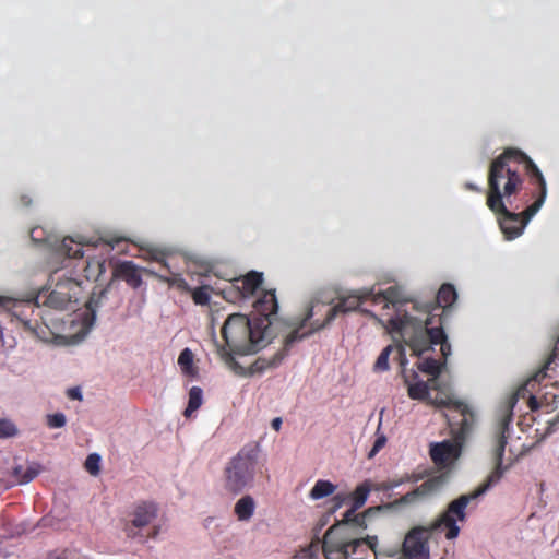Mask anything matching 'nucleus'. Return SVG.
<instances>
[{
	"instance_id": "obj_26",
	"label": "nucleus",
	"mask_w": 559,
	"mask_h": 559,
	"mask_svg": "<svg viewBox=\"0 0 559 559\" xmlns=\"http://www.w3.org/2000/svg\"><path fill=\"white\" fill-rule=\"evenodd\" d=\"M405 383L407 384L408 396L412 400H426L429 394V385L424 381H417L415 383L408 382V377L404 374Z\"/></svg>"
},
{
	"instance_id": "obj_36",
	"label": "nucleus",
	"mask_w": 559,
	"mask_h": 559,
	"mask_svg": "<svg viewBox=\"0 0 559 559\" xmlns=\"http://www.w3.org/2000/svg\"><path fill=\"white\" fill-rule=\"evenodd\" d=\"M66 423V416L62 413H55L47 416V425L50 428H61Z\"/></svg>"
},
{
	"instance_id": "obj_2",
	"label": "nucleus",
	"mask_w": 559,
	"mask_h": 559,
	"mask_svg": "<svg viewBox=\"0 0 559 559\" xmlns=\"http://www.w3.org/2000/svg\"><path fill=\"white\" fill-rule=\"evenodd\" d=\"M512 407L513 405H508L503 409V413L498 421L492 447V461L495 465L493 469L476 489L469 493L461 495L459 498L451 501L448 504L445 511L441 513L440 516L431 524L432 530L436 531L441 526H444L447 528L445 537L448 539H454L459 536L460 527L457 526L456 522H463L466 520L465 510L468 503L483 496L489 489L499 484L504 473L509 468L508 465H503V457L506 445L509 439L510 425L513 418Z\"/></svg>"
},
{
	"instance_id": "obj_39",
	"label": "nucleus",
	"mask_w": 559,
	"mask_h": 559,
	"mask_svg": "<svg viewBox=\"0 0 559 559\" xmlns=\"http://www.w3.org/2000/svg\"><path fill=\"white\" fill-rule=\"evenodd\" d=\"M24 474V467L22 465H17L13 468V476L16 478L17 484L22 483V476Z\"/></svg>"
},
{
	"instance_id": "obj_44",
	"label": "nucleus",
	"mask_w": 559,
	"mask_h": 559,
	"mask_svg": "<svg viewBox=\"0 0 559 559\" xmlns=\"http://www.w3.org/2000/svg\"><path fill=\"white\" fill-rule=\"evenodd\" d=\"M20 201L23 206H29L32 204V199L27 195H22Z\"/></svg>"
},
{
	"instance_id": "obj_28",
	"label": "nucleus",
	"mask_w": 559,
	"mask_h": 559,
	"mask_svg": "<svg viewBox=\"0 0 559 559\" xmlns=\"http://www.w3.org/2000/svg\"><path fill=\"white\" fill-rule=\"evenodd\" d=\"M336 487L329 480H318L310 491V498L313 500L322 499L331 496Z\"/></svg>"
},
{
	"instance_id": "obj_37",
	"label": "nucleus",
	"mask_w": 559,
	"mask_h": 559,
	"mask_svg": "<svg viewBox=\"0 0 559 559\" xmlns=\"http://www.w3.org/2000/svg\"><path fill=\"white\" fill-rule=\"evenodd\" d=\"M385 443L386 437L384 435H378L368 456L370 459L373 457L385 445Z\"/></svg>"
},
{
	"instance_id": "obj_9",
	"label": "nucleus",
	"mask_w": 559,
	"mask_h": 559,
	"mask_svg": "<svg viewBox=\"0 0 559 559\" xmlns=\"http://www.w3.org/2000/svg\"><path fill=\"white\" fill-rule=\"evenodd\" d=\"M50 282L55 283V288L47 296H44V305L63 310L67 309L70 302L78 301L81 292V281L79 278L59 274L58 271H55L50 275ZM41 297L38 296L36 300L38 301Z\"/></svg>"
},
{
	"instance_id": "obj_27",
	"label": "nucleus",
	"mask_w": 559,
	"mask_h": 559,
	"mask_svg": "<svg viewBox=\"0 0 559 559\" xmlns=\"http://www.w3.org/2000/svg\"><path fill=\"white\" fill-rule=\"evenodd\" d=\"M455 408L461 413V416H462L461 421H460V426H461L460 435L462 437H465L472 430L474 416L469 412L467 406L462 403L455 404Z\"/></svg>"
},
{
	"instance_id": "obj_48",
	"label": "nucleus",
	"mask_w": 559,
	"mask_h": 559,
	"mask_svg": "<svg viewBox=\"0 0 559 559\" xmlns=\"http://www.w3.org/2000/svg\"><path fill=\"white\" fill-rule=\"evenodd\" d=\"M334 500L336 501L335 508L340 507L342 504V502H343V498H341L340 495L335 496Z\"/></svg>"
},
{
	"instance_id": "obj_8",
	"label": "nucleus",
	"mask_w": 559,
	"mask_h": 559,
	"mask_svg": "<svg viewBox=\"0 0 559 559\" xmlns=\"http://www.w3.org/2000/svg\"><path fill=\"white\" fill-rule=\"evenodd\" d=\"M158 504L151 500H142L134 503L127 514L123 530L129 538H146L141 531L150 526L158 516ZM159 526H153L147 537L155 538Z\"/></svg>"
},
{
	"instance_id": "obj_17",
	"label": "nucleus",
	"mask_w": 559,
	"mask_h": 559,
	"mask_svg": "<svg viewBox=\"0 0 559 559\" xmlns=\"http://www.w3.org/2000/svg\"><path fill=\"white\" fill-rule=\"evenodd\" d=\"M372 304H384V308H389V305L391 304L396 311V316L392 317L388 320L390 330L392 333L399 335V333L394 332L392 329V325L390 323L391 320L403 317L404 314H411L407 310L403 309L404 302L399 299V292L395 287H389L384 292L374 293L372 290L371 298L369 299Z\"/></svg>"
},
{
	"instance_id": "obj_7",
	"label": "nucleus",
	"mask_w": 559,
	"mask_h": 559,
	"mask_svg": "<svg viewBox=\"0 0 559 559\" xmlns=\"http://www.w3.org/2000/svg\"><path fill=\"white\" fill-rule=\"evenodd\" d=\"M103 239H86L84 237H79L78 240L73 238H64L60 246V251L67 257L68 264L66 267L71 266L72 260H75L74 269H80L81 273H75L73 278H79L81 284L83 280L86 281H98V278L106 271V260L104 258H88L87 260H83V246H93L97 247L98 242Z\"/></svg>"
},
{
	"instance_id": "obj_11",
	"label": "nucleus",
	"mask_w": 559,
	"mask_h": 559,
	"mask_svg": "<svg viewBox=\"0 0 559 559\" xmlns=\"http://www.w3.org/2000/svg\"><path fill=\"white\" fill-rule=\"evenodd\" d=\"M432 525L415 526L405 535L402 551L407 559H430L429 538L432 532Z\"/></svg>"
},
{
	"instance_id": "obj_46",
	"label": "nucleus",
	"mask_w": 559,
	"mask_h": 559,
	"mask_svg": "<svg viewBox=\"0 0 559 559\" xmlns=\"http://www.w3.org/2000/svg\"><path fill=\"white\" fill-rule=\"evenodd\" d=\"M154 260L162 263L163 267L168 269V265H167L166 261L164 260V258H158L157 255H155Z\"/></svg>"
},
{
	"instance_id": "obj_6",
	"label": "nucleus",
	"mask_w": 559,
	"mask_h": 559,
	"mask_svg": "<svg viewBox=\"0 0 559 559\" xmlns=\"http://www.w3.org/2000/svg\"><path fill=\"white\" fill-rule=\"evenodd\" d=\"M259 450L255 445H245L224 469V488L239 493L253 483Z\"/></svg>"
},
{
	"instance_id": "obj_38",
	"label": "nucleus",
	"mask_w": 559,
	"mask_h": 559,
	"mask_svg": "<svg viewBox=\"0 0 559 559\" xmlns=\"http://www.w3.org/2000/svg\"><path fill=\"white\" fill-rule=\"evenodd\" d=\"M391 480V485L394 488L401 486L402 484H405V483H413V481H416L417 478L414 476V475H404L402 477H399V478H393V479H390Z\"/></svg>"
},
{
	"instance_id": "obj_12",
	"label": "nucleus",
	"mask_w": 559,
	"mask_h": 559,
	"mask_svg": "<svg viewBox=\"0 0 559 559\" xmlns=\"http://www.w3.org/2000/svg\"><path fill=\"white\" fill-rule=\"evenodd\" d=\"M495 214L499 215V226L507 240H513L520 237L527 223L532 219L526 214V209L521 213H514L507 209H489Z\"/></svg>"
},
{
	"instance_id": "obj_43",
	"label": "nucleus",
	"mask_w": 559,
	"mask_h": 559,
	"mask_svg": "<svg viewBox=\"0 0 559 559\" xmlns=\"http://www.w3.org/2000/svg\"><path fill=\"white\" fill-rule=\"evenodd\" d=\"M450 397L449 396H445V397H441L440 400H436V403L438 405H441V406H448L450 404Z\"/></svg>"
},
{
	"instance_id": "obj_33",
	"label": "nucleus",
	"mask_w": 559,
	"mask_h": 559,
	"mask_svg": "<svg viewBox=\"0 0 559 559\" xmlns=\"http://www.w3.org/2000/svg\"><path fill=\"white\" fill-rule=\"evenodd\" d=\"M84 467L92 476H97L100 472V456L97 453L88 454Z\"/></svg>"
},
{
	"instance_id": "obj_47",
	"label": "nucleus",
	"mask_w": 559,
	"mask_h": 559,
	"mask_svg": "<svg viewBox=\"0 0 559 559\" xmlns=\"http://www.w3.org/2000/svg\"><path fill=\"white\" fill-rule=\"evenodd\" d=\"M530 405H531V408H532V409L537 408V402H536V400H535V397H534V396H531V399H530Z\"/></svg>"
},
{
	"instance_id": "obj_54",
	"label": "nucleus",
	"mask_w": 559,
	"mask_h": 559,
	"mask_svg": "<svg viewBox=\"0 0 559 559\" xmlns=\"http://www.w3.org/2000/svg\"><path fill=\"white\" fill-rule=\"evenodd\" d=\"M56 559H66V558L62 556H58V557H56Z\"/></svg>"
},
{
	"instance_id": "obj_32",
	"label": "nucleus",
	"mask_w": 559,
	"mask_h": 559,
	"mask_svg": "<svg viewBox=\"0 0 559 559\" xmlns=\"http://www.w3.org/2000/svg\"><path fill=\"white\" fill-rule=\"evenodd\" d=\"M19 435L16 425L7 418L0 419V439L14 438Z\"/></svg>"
},
{
	"instance_id": "obj_10",
	"label": "nucleus",
	"mask_w": 559,
	"mask_h": 559,
	"mask_svg": "<svg viewBox=\"0 0 559 559\" xmlns=\"http://www.w3.org/2000/svg\"><path fill=\"white\" fill-rule=\"evenodd\" d=\"M457 298L456 290L451 284H443L437 293L435 304H426L419 307L413 304V309L418 313L413 317L427 319V316L433 317V323L443 324V317L448 309L455 302Z\"/></svg>"
},
{
	"instance_id": "obj_45",
	"label": "nucleus",
	"mask_w": 559,
	"mask_h": 559,
	"mask_svg": "<svg viewBox=\"0 0 559 559\" xmlns=\"http://www.w3.org/2000/svg\"><path fill=\"white\" fill-rule=\"evenodd\" d=\"M362 514H364V519H365L366 518V512L362 513ZM350 524L356 525V526H360V527H366V522L364 521V523H361V519L354 520V522H352Z\"/></svg>"
},
{
	"instance_id": "obj_23",
	"label": "nucleus",
	"mask_w": 559,
	"mask_h": 559,
	"mask_svg": "<svg viewBox=\"0 0 559 559\" xmlns=\"http://www.w3.org/2000/svg\"><path fill=\"white\" fill-rule=\"evenodd\" d=\"M255 502L251 496H243L235 504V514L239 521H248L254 513Z\"/></svg>"
},
{
	"instance_id": "obj_49",
	"label": "nucleus",
	"mask_w": 559,
	"mask_h": 559,
	"mask_svg": "<svg viewBox=\"0 0 559 559\" xmlns=\"http://www.w3.org/2000/svg\"><path fill=\"white\" fill-rule=\"evenodd\" d=\"M466 188L473 191H478V188L474 186L473 183H466Z\"/></svg>"
},
{
	"instance_id": "obj_20",
	"label": "nucleus",
	"mask_w": 559,
	"mask_h": 559,
	"mask_svg": "<svg viewBox=\"0 0 559 559\" xmlns=\"http://www.w3.org/2000/svg\"><path fill=\"white\" fill-rule=\"evenodd\" d=\"M263 282V274L251 271L246 275L234 280L231 288L237 290L236 297H248L260 287Z\"/></svg>"
},
{
	"instance_id": "obj_40",
	"label": "nucleus",
	"mask_w": 559,
	"mask_h": 559,
	"mask_svg": "<svg viewBox=\"0 0 559 559\" xmlns=\"http://www.w3.org/2000/svg\"><path fill=\"white\" fill-rule=\"evenodd\" d=\"M68 396L72 400H81V390L79 388H71L68 390Z\"/></svg>"
},
{
	"instance_id": "obj_50",
	"label": "nucleus",
	"mask_w": 559,
	"mask_h": 559,
	"mask_svg": "<svg viewBox=\"0 0 559 559\" xmlns=\"http://www.w3.org/2000/svg\"><path fill=\"white\" fill-rule=\"evenodd\" d=\"M0 342L2 343V346L4 345V342H3V331H2V328L0 326Z\"/></svg>"
},
{
	"instance_id": "obj_3",
	"label": "nucleus",
	"mask_w": 559,
	"mask_h": 559,
	"mask_svg": "<svg viewBox=\"0 0 559 559\" xmlns=\"http://www.w3.org/2000/svg\"><path fill=\"white\" fill-rule=\"evenodd\" d=\"M390 323L413 355L421 357L426 352L431 350L433 345H440L443 365L451 355V344L444 333L443 324L435 326L433 317L427 316V319H419L406 313L391 320Z\"/></svg>"
},
{
	"instance_id": "obj_51",
	"label": "nucleus",
	"mask_w": 559,
	"mask_h": 559,
	"mask_svg": "<svg viewBox=\"0 0 559 559\" xmlns=\"http://www.w3.org/2000/svg\"><path fill=\"white\" fill-rule=\"evenodd\" d=\"M105 242H106L108 246H110L111 248H114V242H111V241H107V240H106Z\"/></svg>"
},
{
	"instance_id": "obj_30",
	"label": "nucleus",
	"mask_w": 559,
	"mask_h": 559,
	"mask_svg": "<svg viewBox=\"0 0 559 559\" xmlns=\"http://www.w3.org/2000/svg\"><path fill=\"white\" fill-rule=\"evenodd\" d=\"M370 492V487L367 481L358 485L354 492L350 495V498L353 500V506L355 508H361L365 502L367 501V498Z\"/></svg>"
},
{
	"instance_id": "obj_25",
	"label": "nucleus",
	"mask_w": 559,
	"mask_h": 559,
	"mask_svg": "<svg viewBox=\"0 0 559 559\" xmlns=\"http://www.w3.org/2000/svg\"><path fill=\"white\" fill-rule=\"evenodd\" d=\"M203 403V391L199 386H192L189 391V400L183 416L189 418L195 411H198Z\"/></svg>"
},
{
	"instance_id": "obj_18",
	"label": "nucleus",
	"mask_w": 559,
	"mask_h": 559,
	"mask_svg": "<svg viewBox=\"0 0 559 559\" xmlns=\"http://www.w3.org/2000/svg\"><path fill=\"white\" fill-rule=\"evenodd\" d=\"M112 276L124 281L133 289L139 288L143 283L141 270L133 261L116 263L112 270Z\"/></svg>"
},
{
	"instance_id": "obj_13",
	"label": "nucleus",
	"mask_w": 559,
	"mask_h": 559,
	"mask_svg": "<svg viewBox=\"0 0 559 559\" xmlns=\"http://www.w3.org/2000/svg\"><path fill=\"white\" fill-rule=\"evenodd\" d=\"M445 477L443 475L435 476L428 478L420 486L416 487L412 491L403 495L401 498L393 501V507L406 506V504H416L424 499L430 497L440 490V488L444 485Z\"/></svg>"
},
{
	"instance_id": "obj_1",
	"label": "nucleus",
	"mask_w": 559,
	"mask_h": 559,
	"mask_svg": "<svg viewBox=\"0 0 559 559\" xmlns=\"http://www.w3.org/2000/svg\"><path fill=\"white\" fill-rule=\"evenodd\" d=\"M521 168L532 186L525 193V202L533 200L526 207L528 217H533L543 206L547 195L546 180L537 165L523 151L515 147L506 148L497 156L488 170V192L486 204L489 209H504L503 199L509 200L523 188Z\"/></svg>"
},
{
	"instance_id": "obj_29",
	"label": "nucleus",
	"mask_w": 559,
	"mask_h": 559,
	"mask_svg": "<svg viewBox=\"0 0 559 559\" xmlns=\"http://www.w3.org/2000/svg\"><path fill=\"white\" fill-rule=\"evenodd\" d=\"M416 366L421 372L437 378L441 373L443 364L439 362L435 358L426 357L418 361Z\"/></svg>"
},
{
	"instance_id": "obj_34",
	"label": "nucleus",
	"mask_w": 559,
	"mask_h": 559,
	"mask_svg": "<svg viewBox=\"0 0 559 559\" xmlns=\"http://www.w3.org/2000/svg\"><path fill=\"white\" fill-rule=\"evenodd\" d=\"M41 467L39 464L33 463L29 464L27 467H24V474L22 476V483H29L32 481L37 475L40 473Z\"/></svg>"
},
{
	"instance_id": "obj_31",
	"label": "nucleus",
	"mask_w": 559,
	"mask_h": 559,
	"mask_svg": "<svg viewBox=\"0 0 559 559\" xmlns=\"http://www.w3.org/2000/svg\"><path fill=\"white\" fill-rule=\"evenodd\" d=\"M191 296L195 305L206 306L211 300V288L209 286H200L191 290Z\"/></svg>"
},
{
	"instance_id": "obj_19",
	"label": "nucleus",
	"mask_w": 559,
	"mask_h": 559,
	"mask_svg": "<svg viewBox=\"0 0 559 559\" xmlns=\"http://www.w3.org/2000/svg\"><path fill=\"white\" fill-rule=\"evenodd\" d=\"M460 454L459 447L451 441L435 443L430 448V456L436 465L447 467Z\"/></svg>"
},
{
	"instance_id": "obj_4",
	"label": "nucleus",
	"mask_w": 559,
	"mask_h": 559,
	"mask_svg": "<svg viewBox=\"0 0 559 559\" xmlns=\"http://www.w3.org/2000/svg\"><path fill=\"white\" fill-rule=\"evenodd\" d=\"M372 295L371 288H362L359 289L353 294L346 295V296H340L337 298V301L334 306H332L326 314L325 319L323 321L314 320L308 323L312 317L314 316L313 308H310L299 326H297L295 330H293L287 337L285 338L284 347L278 350L271 360L267 361L266 366L262 367H276L278 366L285 356L287 355V352L289 347L297 341H301L305 337L310 336L317 331H320L324 329L326 325H329L337 316L340 314H346L352 311H356L359 306L369 300Z\"/></svg>"
},
{
	"instance_id": "obj_53",
	"label": "nucleus",
	"mask_w": 559,
	"mask_h": 559,
	"mask_svg": "<svg viewBox=\"0 0 559 559\" xmlns=\"http://www.w3.org/2000/svg\"><path fill=\"white\" fill-rule=\"evenodd\" d=\"M182 283V286H187V282H185L183 280L181 281Z\"/></svg>"
},
{
	"instance_id": "obj_42",
	"label": "nucleus",
	"mask_w": 559,
	"mask_h": 559,
	"mask_svg": "<svg viewBox=\"0 0 559 559\" xmlns=\"http://www.w3.org/2000/svg\"><path fill=\"white\" fill-rule=\"evenodd\" d=\"M271 426L274 430L278 431L282 426V418H280V417L274 418L271 423Z\"/></svg>"
},
{
	"instance_id": "obj_24",
	"label": "nucleus",
	"mask_w": 559,
	"mask_h": 559,
	"mask_svg": "<svg viewBox=\"0 0 559 559\" xmlns=\"http://www.w3.org/2000/svg\"><path fill=\"white\" fill-rule=\"evenodd\" d=\"M178 365L185 376L195 378L198 368L193 364V353L189 348L181 350L178 357Z\"/></svg>"
},
{
	"instance_id": "obj_5",
	"label": "nucleus",
	"mask_w": 559,
	"mask_h": 559,
	"mask_svg": "<svg viewBox=\"0 0 559 559\" xmlns=\"http://www.w3.org/2000/svg\"><path fill=\"white\" fill-rule=\"evenodd\" d=\"M266 319H250L242 313L229 314L222 328V336L236 355H250L264 348L271 340Z\"/></svg>"
},
{
	"instance_id": "obj_22",
	"label": "nucleus",
	"mask_w": 559,
	"mask_h": 559,
	"mask_svg": "<svg viewBox=\"0 0 559 559\" xmlns=\"http://www.w3.org/2000/svg\"><path fill=\"white\" fill-rule=\"evenodd\" d=\"M392 352H396V359L400 360L401 365L405 364V349L403 345H388L377 358L373 370L377 372H383L389 370V357Z\"/></svg>"
},
{
	"instance_id": "obj_41",
	"label": "nucleus",
	"mask_w": 559,
	"mask_h": 559,
	"mask_svg": "<svg viewBox=\"0 0 559 559\" xmlns=\"http://www.w3.org/2000/svg\"><path fill=\"white\" fill-rule=\"evenodd\" d=\"M377 490H380V491L393 490V487L391 485V480L388 479V480H384V481H381L380 484H378Z\"/></svg>"
},
{
	"instance_id": "obj_21",
	"label": "nucleus",
	"mask_w": 559,
	"mask_h": 559,
	"mask_svg": "<svg viewBox=\"0 0 559 559\" xmlns=\"http://www.w3.org/2000/svg\"><path fill=\"white\" fill-rule=\"evenodd\" d=\"M337 525L328 528L322 540L325 559H346L341 547V538H336Z\"/></svg>"
},
{
	"instance_id": "obj_52",
	"label": "nucleus",
	"mask_w": 559,
	"mask_h": 559,
	"mask_svg": "<svg viewBox=\"0 0 559 559\" xmlns=\"http://www.w3.org/2000/svg\"><path fill=\"white\" fill-rule=\"evenodd\" d=\"M412 378H414V379L417 378V373L415 371L412 372Z\"/></svg>"
},
{
	"instance_id": "obj_16",
	"label": "nucleus",
	"mask_w": 559,
	"mask_h": 559,
	"mask_svg": "<svg viewBox=\"0 0 559 559\" xmlns=\"http://www.w3.org/2000/svg\"><path fill=\"white\" fill-rule=\"evenodd\" d=\"M254 311L258 316L253 319H266L267 331L271 333V317L275 316L278 310V302L275 290H264L262 295L253 304Z\"/></svg>"
},
{
	"instance_id": "obj_15",
	"label": "nucleus",
	"mask_w": 559,
	"mask_h": 559,
	"mask_svg": "<svg viewBox=\"0 0 559 559\" xmlns=\"http://www.w3.org/2000/svg\"><path fill=\"white\" fill-rule=\"evenodd\" d=\"M377 536H367L365 538H356L350 540L341 538V547L346 559H362L367 549H370L377 554Z\"/></svg>"
},
{
	"instance_id": "obj_35",
	"label": "nucleus",
	"mask_w": 559,
	"mask_h": 559,
	"mask_svg": "<svg viewBox=\"0 0 559 559\" xmlns=\"http://www.w3.org/2000/svg\"><path fill=\"white\" fill-rule=\"evenodd\" d=\"M358 510V508H355L354 506L347 510L343 516V520L337 523V531L340 530V526L342 524H350L352 522H354V520H357V519H361V523H364V514H357L356 511Z\"/></svg>"
},
{
	"instance_id": "obj_14",
	"label": "nucleus",
	"mask_w": 559,
	"mask_h": 559,
	"mask_svg": "<svg viewBox=\"0 0 559 559\" xmlns=\"http://www.w3.org/2000/svg\"><path fill=\"white\" fill-rule=\"evenodd\" d=\"M0 307L10 311L13 317L21 321L26 328H32V320L29 313H34L35 308L38 307V301L13 299L0 295Z\"/></svg>"
}]
</instances>
